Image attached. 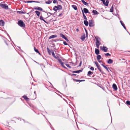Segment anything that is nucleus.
Wrapping results in <instances>:
<instances>
[{
    "label": "nucleus",
    "instance_id": "39448f33",
    "mask_svg": "<svg viewBox=\"0 0 130 130\" xmlns=\"http://www.w3.org/2000/svg\"><path fill=\"white\" fill-rule=\"evenodd\" d=\"M60 35L61 37L67 41H69L68 38L66 37L63 34H60Z\"/></svg>",
    "mask_w": 130,
    "mask_h": 130
},
{
    "label": "nucleus",
    "instance_id": "412c9836",
    "mask_svg": "<svg viewBox=\"0 0 130 130\" xmlns=\"http://www.w3.org/2000/svg\"><path fill=\"white\" fill-rule=\"evenodd\" d=\"M84 23L86 26H87L88 25V22L87 20H85L84 21Z\"/></svg>",
    "mask_w": 130,
    "mask_h": 130
},
{
    "label": "nucleus",
    "instance_id": "473e14b6",
    "mask_svg": "<svg viewBox=\"0 0 130 130\" xmlns=\"http://www.w3.org/2000/svg\"><path fill=\"white\" fill-rule=\"evenodd\" d=\"M96 67H97L98 69V70L100 71V72H102V70H101L100 69L101 67H100V66L99 65Z\"/></svg>",
    "mask_w": 130,
    "mask_h": 130
},
{
    "label": "nucleus",
    "instance_id": "9d476101",
    "mask_svg": "<svg viewBox=\"0 0 130 130\" xmlns=\"http://www.w3.org/2000/svg\"><path fill=\"white\" fill-rule=\"evenodd\" d=\"M57 37V36L56 35H52L51 36H50L49 37V39H50L52 38H56Z\"/></svg>",
    "mask_w": 130,
    "mask_h": 130
},
{
    "label": "nucleus",
    "instance_id": "de8ad7c7",
    "mask_svg": "<svg viewBox=\"0 0 130 130\" xmlns=\"http://www.w3.org/2000/svg\"><path fill=\"white\" fill-rule=\"evenodd\" d=\"M53 9L54 10L56 11H57V9H56V8H55V6L54 7Z\"/></svg>",
    "mask_w": 130,
    "mask_h": 130
},
{
    "label": "nucleus",
    "instance_id": "6ab92c4d",
    "mask_svg": "<svg viewBox=\"0 0 130 130\" xmlns=\"http://www.w3.org/2000/svg\"><path fill=\"white\" fill-rule=\"evenodd\" d=\"M113 60L110 59L108 60L107 63L109 64H111L113 63Z\"/></svg>",
    "mask_w": 130,
    "mask_h": 130
},
{
    "label": "nucleus",
    "instance_id": "2eb2a0df",
    "mask_svg": "<svg viewBox=\"0 0 130 130\" xmlns=\"http://www.w3.org/2000/svg\"><path fill=\"white\" fill-rule=\"evenodd\" d=\"M120 22L121 25L125 29H126V27L125 26V25L124 24L123 22L122 21H120Z\"/></svg>",
    "mask_w": 130,
    "mask_h": 130
},
{
    "label": "nucleus",
    "instance_id": "680f3d73",
    "mask_svg": "<svg viewBox=\"0 0 130 130\" xmlns=\"http://www.w3.org/2000/svg\"><path fill=\"white\" fill-rule=\"evenodd\" d=\"M43 21L45 22L46 23H47V22H46L44 19H43V20H42Z\"/></svg>",
    "mask_w": 130,
    "mask_h": 130
},
{
    "label": "nucleus",
    "instance_id": "9b49d317",
    "mask_svg": "<svg viewBox=\"0 0 130 130\" xmlns=\"http://www.w3.org/2000/svg\"><path fill=\"white\" fill-rule=\"evenodd\" d=\"M83 10L84 12L85 13H89V14L90 13L89 12L88 10L86 8H84L83 9Z\"/></svg>",
    "mask_w": 130,
    "mask_h": 130
},
{
    "label": "nucleus",
    "instance_id": "4c0bfd02",
    "mask_svg": "<svg viewBox=\"0 0 130 130\" xmlns=\"http://www.w3.org/2000/svg\"><path fill=\"white\" fill-rule=\"evenodd\" d=\"M66 66L69 68H71V67L68 64H66Z\"/></svg>",
    "mask_w": 130,
    "mask_h": 130
},
{
    "label": "nucleus",
    "instance_id": "e433bc0d",
    "mask_svg": "<svg viewBox=\"0 0 130 130\" xmlns=\"http://www.w3.org/2000/svg\"><path fill=\"white\" fill-rule=\"evenodd\" d=\"M73 80L74 81H75V82H80V80L77 79H73Z\"/></svg>",
    "mask_w": 130,
    "mask_h": 130
},
{
    "label": "nucleus",
    "instance_id": "f3484780",
    "mask_svg": "<svg viewBox=\"0 0 130 130\" xmlns=\"http://www.w3.org/2000/svg\"><path fill=\"white\" fill-rule=\"evenodd\" d=\"M0 24L1 26H4V22L3 20H0Z\"/></svg>",
    "mask_w": 130,
    "mask_h": 130
},
{
    "label": "nucleus",
    "instance_id": "c756f323",
    "mask_svg": "<svg viewBox=\"0 0 130 130\" xmlns=\"http://www.w3.org/2000/svg\"><path fill=\"white\" fill-rule=\"evenodd\" d=\"M22 97L25 100H27L29 99V98L27 97V96L26 95H24Z\"/></svg>",
    "mask_w": 130,
    "mask_h": 130
},
{
    "label": "nucleus",
    "instance_id": "5701e85b",
    "mask_svg": "<svg viewBox=\"0 0 130 130\" xmlns=\"http://www.w3.org/2000/svg\"><path fill=\"white\" fill-rule=\"evenodd\" d=\"M34 49L35 51L37 53H38L40 55V53L39 52L38 50L35 47H34Z\"/></svg>",
    "mask_w": 130,
    "mask_h": 130
},
{
    "label": "nucleus",
    "instance_id": "8fccbe9b",
    "mask_svg": "<svg viewBox=\"0 0 130 130\" xmlns=\"http://www.w3.org/2000/svg\"><path fill=\"white\" fill-rule=\"evenodd\" d=\"M82 64V61H81L80 62L79 65L78 66L79 67H81V66Z\"/></svg>",
    "mask_w": 130,
    "mask_h": 130
},
{
    "label": "nucleus",
    "instance_id": "aec40b11",
    "mask_svg": "<svg viewBox=\"0 0 130 130\" xmlns=\"http://www.w3.org/2000/svg\"><path fill=\"white\" fill-rule=\"evenodd\" d=\"M82 1L83 3L85 5L88 6V4L86 2H85L84 0H82Z\"/></svg>",
    "mask_w": 130,
    "mask_h": 130
},
{
    "label": "nucleus",
    "instance_id": "4468645a",
    "mask_svg": "<svg viewBox=\"0 0 130 130\" xmlns=\"http://www.w3.org/2000/svg\"><path fill=\"white\" fill-rule=\"evenodd\" d=\"M34 9L35 10H38L40 11H42L43 10V9L42 8L39 7H36Z\"/></svg>",
    "mask_w": 130,
    "mask_h": 130
},
{
    "label": "nucleus",
    "instance_id": "3c124183",
    "mask_svg": "<svg viewBox=\"0 0 130 130\" xmlns=\"http://www.w3.org/2000/svg\"><path fill=\"white\" fill-rule=\"evenodd\" d=\"M90 69L92 70V71H93L94 70V68L93 67H91L90 68Z\"/></svg>",
    "mask_w": 130,
    "mask_h": 130
},
{
    "label": "nucleus",
    "instance_id": "f257e3e1",
    "mask_svg": "<svg viewBox=\"0 0 130 130\" xmlns=\"http://www.w3.org/2000/svg\"><path fill=\"white\" fill-rule=\"evenodd\" d=\"M95 38L96 39V45L98 48H99V45L101 44V43L100 42V38L98 37H95Z\"/></svg>",
    "mask_w": 130,
    "mask_h": 130
},
{
    "label": "nucleus",
    "instance_id": "a18cd8bd",
    "mask_svg": "<svg viewBox=\"0 0 130 130\" xmlns=\"http://www.w3.org/2000/svg\"><path fill=\"white\" fill-rule=\"evenodd\" d=\"M34 93L35 94V98L34 99H35L36 98V96H37V94H36V91H34Z\"/></svg>",
    "mask_w": 130,
    "mask_h": 130
},
{
    "label": "nucleus",
    "instance_id": "dca6fc26",
    "mask_svg": "<svg viewBox=\"0 0 130 130\" xmlns=\"http://www.w3.org/2000/svg\"><path fill=\"white\" fill-rule=\"evenodd\" d=\"M85 38V35L84 34L82 36L81 39L82 41H84Z\"/></svg>",
    "mask_w": 130,
    "mask_h": 130
},
{
    "label": "nucleus",
    "instance_id": "ea45409f",
    "mask_svg": "<svg viewBox=\"0 0 130 130\" xmlns=\"http://www.w3.org/2000/svg\"><path fill=\"white\" fill-rule=\"evenodd\" d=\"M105 55L107 56H111L108 53L106 54H105Z\"/></svg>",
    "mask_w": 130,
    "mask_h": 130
},
{
    "label": "nucleus",
    "instance_id": "4be33fe9",
    "mask_svg": "<svg viewBox=\"0 0 130 130\" xmlns=\"http://www.w3.org/2000/svg\"><path fill=\"white\" fill-rule=\"evenodd\" d=\"M47 52H48V54L50 55H51V53L52 52V51H51L49 48L48 47L47 48Z\"/></svg>",
    "mask_w": 130,
    "mask_h": 130
},
{
    "label": "nucleus",
    "instance_id": "09e8293b",
    "mask_svg": "<svg viewBox=\"0 0 130 130\" xmlns=\"http://www.w3.org/2000/svg\"><path fill=\"white\" fill-rule=\"evenodd\" d=\"M63 43L65 45H68L67 43L65 41H64Z\"/></svg>",
    "mask_w": 130,
    "mask_h": 130
},
{
    "label": "nucleus",
    "instance_id": "a211bd4d",
    "mask_svg": "<svg viewBox=\"0 0 130 130\" xmlns=\"http://www.w3.org/2000/svg\"><path fill=\"white\" fill-rule=\"evenodd\" d=\"M95 53L96 55H98L99 54V49H95Z\"/></svg>",
    "mask_w": 130,
    "mask_h": 130
},
{
    "label": "nucleus",
    "instance_id": "338daca9",
    "mask_svg": "<svg viewBox=\"0 0 130 130\" xmlns=\"http://www.w3.org/2000/svg\"><path fill=\"white\" fill-rule=\"evenodd\" d=\"M100 61V62H101V61Z\"/></svg>",
    "mask_w": 130,
    "mask_h": 130
},
{
    "label": "nucleus",
    "instance_id": "49530a36",
    "mask_svg": "<svg viewBox=\"0 0 130 130\" xmlns=\"http://www.w3.org/2000/svg\"><path fill=\"white\" fill-rule=\"evenodd\" d=\"M104 68L106 69L107 71L108 72H109V70L107 67H106V66H105Z\"/></svg>",
    "mask_w": 130,
    "mask_h": 130
},
{
    "label": "nucleus",
    "instance_id": "7c9ffc66",
    "mask_svg": "<svg viewBox=\"0 0 130 130\" xmlns=\"http://www.w3.org/2000/svg\"><path fill=\"white\" fill-rule=\"evenodd\" d=\"M93 73L91 72L90 71H89L87 75L88 76H90V75L93 74Z\"/></svg>",
    "mask_w": 130,
    "mask_h": 130
},
{
    "label": "nucleus",
    "instance_id": "c85d7f7f",
    "mask_svg": "<svg viewBox=\"0 0 130 130\" xmlns=\"http://www.w3.org/2000/svg\"><path fill=\"white\" fill-rule=\"evenodd\" d=\"M58 59V61H59V62L61 64H62V63H63L61 59H60V58H58V59Z\"/></svg>",
    "mask_w": 130,
    "mask_h": 130
},
{
    "label": "nucleus",
    "instance_id": "c03bdc74",
    "mask_svg": "<svg viewBox=\"0 0 130 130\" xmlns=\"http://www.w3.org/2000/svg\"><path fill=\"white\" fill-rule=\"evenodd\" d=\"M57 0H54L53 3L54 4H55L57 3Z\"/></svg>",
    "mask_w": 130,
    "mask_h": 130
},
{
    "label": "nucleus",
    "instance_id": "6e6d98bb",
    "mask_svg": "<svg viewBox=\"0 0 130 130\" xmlns=\"http://www.w3.org/2000/svg\"><path fill=\"white\" fill-rule=\"evenodd\" d=\"M34 3H39L40 2L37 1H34Z\"/></svg>",
    "mask_w": 130,
    "mask_h": 130
},
{
    "label": "nucleus",
    "instance_id": "72a5a7b5",
    "mask_svg": "<svg viewBox=\"0 0 130 130\" xmlns=\"http://www.w3.org/2000/svg\"><path fill=\"white\" fill-rule=\"evenodd\" d=\"M126 103L127 105L130 106V101H127L126 102Z\"/></svg>",
    "mask_w": 130,
    "mask_h": 130
},
{
    "label": "nucleus",
    "instance_id": "6e6552de",
    "mask_svg": "<svg viewBox=\"0 0 130 130\" xmlns=\"http://www.w3.org/2000/svg\"><path fill=\"white\" fill-rule=\"evenodd\" d=\"M112 88H113V89L115 90H117L118 89L117 86L115 84H113Z\"/></svg>",
    "mask_w": 130,
    "mask_h": 130
},
{
    "label": "nucleus",
    "instance_id": "423d86ee",
    "mask_svg": "<svg viewBox=\"0 0 130 130\" xmlns=\"http://www.w3.org/2000/svg\"><path fill=\"white\" fill-rule=\"evenodd\" d=\"M102 47L101 46L100 48L101 49H102L104 52H107L108 48L106 46H103V48L102 49H101Z\"/></svg>",
    "mask_w": 130,
    "mask_h": 130
},
{
    "label": "nucleus",
    "instance_id": "58836bf2",
    "mask_svg": "<svg viewBox=\"0 0 130 130\" xmlns=\"http://www.w3.org/2000/svg\"><path fill=\"white\" fill-rule=\"evenodd\" d=\"M94 63L96 64V66H98L99 65V64L96 61H94Z\"/></svg>",
    "mask_w": 130,
    "mask_h": 130
},
{
    "label": "nucleus",
    "instance_id": "ddd939ff",
    "mask_svg": "<svg viewBox=\"0 0 130 130\" xmlns=\"http://www.w3.org/2000/svg\"><path fill=\"white\" fill-rule=\"evenodd\" d=\"M83 70H79L73 71L72 72L73 73H79L80 72H81Z\"/></svg>",
    "mask_w": 130,
    "mask_h": 130
},
{
    "label": "nucleus",
    "instance_id": "cd10ccee",
    "mask_svg": "<svg viewBox=\"0 0 130 130\" xmlns=\"http://www.w3.org/2000/svg\"><path fill=\"white\" fill-rule=\"evenodd\" d=\"M92 12L94 13V14H98V12L96 10H93L92 11Z\"/></svg>",
    "mask_w": 130,
    "mask_h": 130
},
{
    "label": "nucleus",
    "instance_id": "603ef678",
    "mask_svg": "<svg viewBox=\"0 0 130 130\" xmlns=\"http://www.w3.org/2000/svg\"><path fill=\"white\" fill-rule=\"evenodd\" d=\"M62 13H61L60 14L58 15V17H60L61 16H62Z\"/></svg>",
    "mask_w": 130,
    "mask_h": 130
},
{
    "label": "nucleus",
    "instance_id": "0eeeda50",
    "mask_svg": "<svg viewBox=\"0 0 130 130\" xmlns=\"http://www.w3.org/2000/svg\"><path fill=\"white\" fill-rule=\"evenodd\" d=\"M55 7L57 9V10H60L62 9V6L61 5H58L57 6H55Z\"/></svg>",
    "mask_w": 130,
    "mask_h": 130
},
{
    "label": "nucleus",
    "instance_id": "2f4dec72",
    "mask_svg": "<svg viewBox=\"0 0 130 130\" xmlns=\"http://www.w3.org/2000/svg\"><path fill=\"white\" fill-rule=\"evenodd\" d=\"M108 1H107L105 2L103 4H104L105 6H107L108 5Z\"/></svg>",
    "mask_w": 130,
    "mask_h": 130
},
{
    "label": "nucleus",
    "instance_id": "bb28decb",
    "mask_svg": "<svg viewBox=\"0 0 130 130\" xmlns=\"http://www.w3.org/2000/svg\"><path fill=\"white\" fill-rule=\"evenodd\" d=\"M72 7L75 10H76L77 9V7L75 5H73L72 6Z\"/></svg>",
    "mask_w": 130,
    "mask_h": 130
},
{
    "label": "nucleus",
    "instance_id": "13d9d810",
    "mask_svg": "<svg viewBox=\"0 0 130 130\" xmlns=\"http://www.w3.org/2000/svg\"><path fill=\"white\" fill-rule=\"evenodd\" d=\"M71 75H74V76H75V75H76V74H72Z\"/></svg>",
    "mask_w": 130,
    "mask_h": 130
},
{
    "label": "nucleus",
    "instance_id": "7ed1b4c3",
    "mask_svg": "<svg viewBox=\"0 0 130 130\" xmlns=\"http://www.w3.org/2000/svg\"><path fill=\"white\" fill-rule=\"evenodd\" d=\"M0 6L3 8L5 9H8V6L6 4H0Z\"/></svg>",
    "mask_w": 130,
    "mask_h": 130
},
{
    "label": "nucleus",
    "instance_id": "bf43d9fd",
    "mask_svg": "<svg viewBox=\"0 0 130 130\" xmlns=\"http://www.w3.org/2000/svg\"><path fill=\"white\" fill-rule=\"evenodd\" d=\"M85 31H86V33L87 36V30L86 29H85Z\"/></svg>",
    "mask_w": 130,
    "mask_h": 130
},
{
    "label": "nucleus",
    "instance_id": "052dcab7",
    "mask_svg": "<svg viewBox=\"0 0 130 130\" xmlns=\"http://www.w3.org/2000/svg\"><path fill=\"white\" fill-rule=\"evenodd\" d=\"M76 31L77 32H78V31H79V29H78V28H77V29H76Z\"/></svg>",
    "mask_w": 130,
    "mask_h": 130
},
{
    "label": "nucleus",
    "instance_id": "f03ea898",
    "mask_svg": "<svg viewBox=\"0 0 130 130\" xmlns=\"http://www.w3.org/2000/svg\"><path fill=\"white\" fill-rule=\"evenodd\" d=\"M18 25L21 27L24 28L25 27V25L23 21L20 20L18 21Z\"/></svg>",
    "mask_w": 130,
    "mask_h": 130
},
{
    "label": "nucleus",
    "instance_id": "79ce46f5",
    "mask_svg": "<svg viewBox=\"0 0 130 130\" xmlns=\"http://www.w3.org/2000/svg\"><path fill=\"white\" fill-rule=\"evenodd\" d=\"M34 2V1H28L27 2V3H31Z\"/></svg>",
    "mask_w": 130,
    "mask_h": 130
},
{
    "label": "nucleus",
    "instance_id": "a878e982",
    "mask_svg": "<svg viewBox=\"0 0 130 130\" xmlns=\"http://www.w3.org/2000/svg\"><path fill=\"white\" fill-rule=\"evenodd\" d=\"M82 12H83V17L84 18V19H85L86 20H87V18L85 15L83 10H82Z\"/></svg>",
    "mask_w": 130,
    "mask_h": 130
},
{
    "label": "nucleus",
    "instance_id": "5fc2aeb1",
    "mask_svg": "<svg viewBox=\"0 0 130 130\" xmlns=\"http://www.w3.org/2000/svg\"><path fill=\"white\" fill-rule=\"evenodd\" d=\"M110 11L111 12H113V9H110Z\"/></svg>",
    "mask_w": 130,
    "mask_h": 130
},
{
    "label": "nucleus",
    "instance_id": "f8f14e48",
    "mask_svg": "<svg viewBox=\"0 0 130 130\" xmlns=\"http://www.w3.org/2000/svg\"><path fill=\"white\" fill-rule=\"evenodd\" d=\"M101 58V56L100 55H97V59L99 62H100V61L99 60Z\"/></svg>",
    "mask_w": 130,
    "mask_h": 130
},
{
    "label": "nucleus",
    "instance_id": "1a4fd4ad",
    "mask_svg": "<svg viewBox=\"0 0 130 130\" xmlns=\"http://www.w3.org/2000/svg\"><path fill=\"white\" fill-rule=\"evenodd\" d=\"M52 56L56 59H57L58 58H59L58 56H56L55 55L53 51L52 50Z\"/></svg>",
    "mask_w": 130,
    "mask_h": 130
},
{
    "label": "nucleus",
    "instance_id": "864d4df0",
    "mask_svg": "<svg viewBox=\"0 0 130 130\" xmlns=\"http://www.w3.org/2000/svg\"><path fill=\"white\" fill-rule=\"evenodd\" d=\"M102 2L103 4L105 2V0H100Z\"/></svg>",
    "mask_w": 130,
    "mask_h": 130
},
{
    "label": "nucleus",
    "instance_id": "f704fd0d",
    "mask_svg": "<svg viewBox=\"0 0 130 130\" xmlns=\"http://www.w3.org/2000/svg\"><path fill=\"white\" fill-rule=\"evenodd\" d=\"M47 14L48 17H49L51 15H53L54 14L51 13L50 12H48L47 13Z\"/></svg>",
    "mask_w": 130,
    "mask_h": 130
},
{
    "label": "nucleus",
    "instance_id": "c9c22d12",
    "mask_svg": "<svg viewBox=\"0 0 130 130\" xmlns=\"http://www.w3.org/2000/svg\"><path fill=\"white\" fill-rule=\"evenodd\" d=\"M61 64V66H62L63 68H65V69H67V68L64 66V64L63 63H62V64Z\"/></svg>",
    "mask_w": 130,
    "mask_h": 130
},
{
    "label": "nucleus",
    "instance_id": "69168bd1",
    "mask_svg": "<svg viewBox=\"0 0 130 130\" xmlns=\"http://www.w3.org/2000/svg\"><path fill=\"white\" fill-rule=\"evenodd\" d=\"M58 1H60V2H61V1L60 0H58Z\"/></svg>",
    "mask_w": 130,
    "mask_h": 130
},
{
    "label": "nucleus",
    "instance_id": "4d7b16f0",
    "mask_svg": "<svg viewBox=\"0 0 130 130\" xmlns=\"http://www.w3.org/2000/svg\"><path fill=\"white\" fill-rule=\"evenodd\" d=\"M84 81H85V80H80V82H81Z\"/></svg>",
    "mask_w": 130,
    "mask_h": 130
},
{
    "label": "nucleus",
    "instance_id": "b1692460",
    "mask_svg": "<svg viewBox=\"0 0 130 130\" xmlns=\"http://www.w3.org/2000/svg\"><path fill=\"white\" fill-rule=\"evenodd\" d=\"M52 2V1L48 0V1H46L45 2V3L47 4H51Z\"/></svg>",
    "mask_w": 130,
    "mask_h": 130
},
{
    "label": "nucleus",
    "instance_id": "e2e57ef3",
    "mask_svg": "<svg viewBox=\"0 0 130 130\" xmlns=\"http://www.w3.org/2000/svg\"><path fill=\"white\" fill-rule=\"evenodd\" d=\"M104 68V67L105 66V65H104L103 64H101Z\"/></svg>",
    "mask_w": 130,
    "mask_h": 130
},
{
    "label": "nucleus",
    "instance_id": "37998d69",
    "mask_svg": "<svg viewBox=\"0 0 130 130\" xmlns=\"http://www.w3.org/2000/svg\"><path fill=\"white\" fill-rule=\"evenodd\" d=\"M40 20H43V17L42 16H41L40 17Z\"/></svg>",
    "mask_w": 130,
    "mask_h": 130
},
{
    "label": "nucleus",
    "instance_id": "393cba45",
    "mask_svg": "<svg viewBox=\"0 0 130 130\" xmlns=\"http://www.w3.org/2000/svg\"><path fill=\"white\" fill-rule=\"evenodd\" d=\"M35 12L38 16H39L40 13V12L39 11H35Z\"/></svg>",
    "mask_w": 130,
    "mask_h": 130
},
{
    "label": "nucleus",
    "instance_id": "0e129e2a",
    "mask_svg": "<svg viewBox=\"0 0 130 130\" xmlns=\"http://www.w3.org/2000/svg\"><path fill=\"white\" fill-rule=\"evenodd\" d=\"M113 6H112L111 7V9H113Z\"/></svg>",
    "mask_w": 130,
    "mask_h": 130
},
{
    "label": "nucleus",
    "instance_id": "20e7f679",
    "mask_svg": "<svg viewBox=\"0 0 130 130\" xmlns=\"http://www.w3.org/2000/svg\"><path fill=\"white\" fill-rule=\"evenodd\" d=\"M89 26L90 27H93L94 26V24L92 20H91L89 21Z\"/></svg>",
    "mask_w": 130,
    "mask_h": 130
},
{
    "label": "nucleus",
    "instance_id": "a19ab883",
    "mask_svg": "<svg viewBox=\"0 0 130 130\" xmlns=\"http://www.w3.org/2000/svg\"><path fill=\"white\" fill-rule=\"evenodd\" d=\"M18 12H19V13L20 14H24L25 13L24 12H23L22 11H18Z\"/></svg>",
    "mask_w": 130,
    "mask_h": 130
}]
</instances>
